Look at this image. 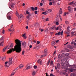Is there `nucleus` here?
Instances as JSON below:
<instances>
[{
  "instance_id": "nucleus-15",
  "label": "nucleus",
  "mask_w": 76,
  "mask_h": 76,
  "mask_svg": "<svg viewBox=\"0 0 76 76\" xmlns=\"http://www.w3.org/2000/svg\"><path fill=\"white\" fill-rule=\"evenodd\" d=\"M13 44L12 43L10 45V47L8 49H10V48H11L12 47H13Z\"/></svg>"
},
{
  "instance_id": "nucleus-20",
  "label": "nucleus",
  "mask_w": 76,
  "mask_h": 76,
  "mask_svg": "<svg viewBox=\"0 0 76 76\" xmlns=\"http://www.w3.org/2000/svg\"><path fill=\"white\" fill-rule=\"evenodd\" d=\"M47 11L48 12H49V13H50L51 12H52V10L48 9V10Z\"/></svg>"
},
{
  "instance_id": "nucleus-55",
  "label": "nucleus",
  "mask_w": 76,
  "mask_h": 76,
  "mask_svg": "<svg viewBox=\"0 0 76 76\" xmlns=\"http://www.w3.org/2000/svg\"><path fill=\"white\" fill-rule=\"evenodd\" d=\"M37 44H39V43H40V42L39 41H37Z\"/></svg>"
},
{
  "instance_id": "nucleus-57",
  "label": "nucleus",
  "mask_w": 76,
  "mask_h": 76,
  "mask_svg": "<svg viewBox=\"0 0 76 76\" xmlns=\"http://www.w3.org/2000/svg\"><path fill=\"white\" fill-rule=\"evenodd\" d=\"M25 34H23L22 37H25Z\"/></svg>"
},
{
  "instance_id": "nucleus-34",
  "label": "nucleus",
  "mask_w": 76,
  "mask_h": 76,
  "mask_svg": "<svg viewBox=\"0 0 76 76\" xmlns=\"http://www.w3.org/2000/svg\"><path fill=\"white\" fill-rule=\"evenodd\" d=\"M3 37H2L1 38V39H0V41H3Z\"/></svg>"
},
{
  "instance_id": "nucleus-31",
  "label": "nucleus",
  "mask_w": 76,
  "mask_h": 76,
  "mask_svg": "<svg viewBox=\"0 0 76 76\" xmlns=\"http://www.w3.org/2000/svg\"><path fill=\"white\" fill-rule=\"evenodd\" d=\"M64 61H67L68 60V58H66L64 59Z\"/></svg>"
},
{
  "instance_id": "nucleus-40",
  "label": "nucleus",
  "mask_w": 76,
  "mask_h": 76,
  "mask_svg": "<svg viewBox=\"0 0 76 76\" xmlns=\"http://www.w3.org/2000/svg\"><path fill=\"white\" fill-rule=\"evenodd\" d=\"M14 30V29H12H12H11V28L10 29H8V31H13Z\"/></svg>"
},
{
  "instance_id": "nucleus-50",
  "label": "nucleus",
  "mask_w": 76,
  "mask_h": 76,
  "mask_svg": "<svg viewBox=\"0 0 76 76\" xmlns=\"http://www.w3.org/2000/svg\"><path fill=\"white\" fill-rule=\"evenodd\" d=\"M58 27H57V28H55V29H56V30H58Z\"/></svg>"
},
{
  "instance_id": "nucleus-6",
  "label": "nucleus",
  "mask_w": 76,
  "mask_h": 76,
  "mask_svg": "<svg viewBox=\"0 0 76 76\" xmlns=\"http://www.w3.org/2000/svg\"><path fill=\"white\" fill-rule=\"evenodd\" d=\"M16 15L18 17V18H22V16H23V15H22V14H21L19 15L18 11L16 12Z\"/></svg>"
},
{
  "instance_id": "nucleus-10",
  "label": "nucleus",
  "mask_w": 76,
  "mask_h": 76,
  "mask_svg": "<svg viewBox=\"0 0 76 76\" xmlns=\"http://www.w3.org/2000/svg\"><path fill=\"white\" fill-rule=\"evenodd\" d=\"M38 63L39 64H42V61L41 60V59H39L37 61Z\"/></svg>"
},
{
  "instance_id": "nucleus-18",
  "label": "nucleus",
  "mask_w": 76,
  "mask_h": 76,
  "mask_svg": "<svg viewBox=\"0 0 76 76\" xmlns=\"http://www.w3.org/2000/svg\"><path fill=\"white\" fill-rule=\"evenodd\" d=\"M56 28V26H53V27L50 28L51 29H55Z\"/></svg>"
},
{
  "instance_id": "nucleus-51",
  "label": "nucleus",
  "mask_w": 76,
  "mask_h": 76,
  "mask_svg": "<svg viewBox=\"0 0 76 76\" xmlns=\"http://www.w3.org/2000/svg\"><path fill=\"white\" fill-rule=\"evenodd\" d=\"M63 31H62L61 34V35H63Z\"/></svg>"
},
{
  "instance_id": "nucleus-60",
  "label": "nucleus",
  "mask_w": 76,
  "mask_h": 76,
  "mask_svg": "<svg viewBox=\"0 0 76 76\" xmlns=\"http://www.w3.org/2000/svg\"><path fill=\"white\" fill-rule=\"evenodd\" d=\"M34 13H35V14H37V11H35L34 12Z\"/></svg>"
},
{
  "instance_id": "nucleus-48",
  "label": "nucleus",
  "mask_w": 76,
  "mask_h": 76,
  "mask_svg": "<svg viewBox=\"0 0 76 76\" xmlns=\"http://www.w3.org/2000/svg\"><path fill=\"white\" fill-rule=\"evenodd\" d=\"M26 13L27 14H29V12H28L27 11H26Z\"/></svg>"
},
{
  "instance_id": "nucleus-46",
  "label": "nucleus",
  "mask_w": 76,
  "mask_h": 76,
  "mask_svg": "<svg viewBox=\"0 0 76 76\" xmlns=\"http://www.w3.org/2000/svg\"><path fill=\"white\" fill-rule=\"evenodd\" d=\"M39 30L41 32H43L44 31V29H40Z\"/></svg>"
},
{
  "instance_id": "nucleus-13",
  "label": "nucleus",
  "mask_w": 76,
  "mask_h": 76,
  "mask_svg": "<svg viewBox=\"0 0 76 76\" xmlns=\"http://www.w3.org/2000/svg\"><path fill=\"white\" fill-rule=\"evenodd\" d=\"M24 66L22 64H21L20 65L19 68V69H22V68H23Z\"/></svg>"
},
{
  "instance_id": "nucleus-33",
  "label": "nucleus",
  "mask_w": 76,
  "mask_h": 76,
  "mask_svg": "<svg viewBox=\"0 0 76 76\" xmlns=\"http://www.w3.org/2000/svg\"><path fill=\"white\" fill-rule=\"evenodd\" d=\"M69 28H70V27H68L67 28V30L68 31V32H69L70 31V30L69 29Z\"/></svg>"
},
{
  "instance_id": "nucleus-44",
  "label": "nucleus",
  "mask_w": 76,
  "mask_h": 76,
  "mask_svg": "<svg viewBox=\"0 0 76 76\" xmlns=\"http://www.w3.org/2000/svg\"><path fill=\"white\" fill-rule=\"evenodd\" d=\"M49 4L50 6H51V5H52V4H53V3L51 2H49Z\"/></svg>"
},
{
  "instance_id": "nucleus-3",
  "label": "nucleus",
  "mask_w": 76,
  "mask_h": 76,
  "mask_svg": "<svg viewBox=\"0 0 76 76\" xmlns=\"http://www.w3.org/2000/svg\"><path fill=\"white\" fill-rule=\"evenodd\" d=\"M11 13L12 12H10L7 13V18L9 20H10V19H11V18H12V17H11V15H12V14H11Z\"/></svg>"
},
{
  "instance_id": "nucleus-62",
  "label": "nucleus",
  "mask_w": 76,
  "mask_h": 76,
  "mask_svg": "<svg viewBox=\"0 0 76 76\" xmlns=\"http://www.w3.org/2000/svg\"><path fill=\"white\" fill-rule=\"evenodd\" d=\"M32 45H30L29 46V48H32Z\"/></svg>"
},
{
  "instance_id": "nucleus-8",
  "label": "nucleus",
  "mask_w": 76,
  "mask_h": 76,
  "mask_svg": "<svg viewBox=\"0 0 76 76\" xmlns=\"http://www.w3.org/2000/svg\"><path fill=\"white\" fill-rule=\"evenodd\" d=\"M10 65L8 61H6L4 63V66L5 67H8Z\"/></svg>"
},
{
  "instance_id": "nucleus-29",
  "label": "nucleus",
  "mask_w": 76,
  "mask_h": 76,
  "mask_svg": "<svg viewBox=\"0 0 76 76\" xmlns=\"http://www.w3.org/2000/svg\"><path fill=\"white\" fill-rule=\"evenodd\" d=\"M31 66H28L26 68V69L28 70V69H31Z\"/></svg>"
},
{
  "instance_id": "nucleus-42",
  "label": "nucleus",
  "mask_w": 76,
  "mask_h": 76,
  "mask_svg": "<svg viewBox=\"0 0 76 76\" xmlns=\"http://www.w3.org/2000/svg\"><path fill=\"white\" fill-rule=\"evenodd\" d=\"M64 53H62L61 54V57H64Z\"/></svg>"
},
{
  "instance_id": "nucleus-5",
  "label": "nucleus",
  "mask_w": 76,
  "mask_h": 76,
  "mask_svg": "<svg viewBox=\"0 0 76 76\" xmlns=\"http://www.w3.org/2000/svg\"><path fill=\"white\" fill-rule=\"evenodd\" d=\"M9 8L10 9H12L14 7V5H15L13 3L10 4V3H9Z\"/></svg>"
},
{
  "instance_id": "nucleus-63",
  "label": "nucleus",
  "mask_w": 76,
  "mask_h": 76,
  "mask_svg": "<svg viewBox=\"0 0 76 76\" xmlns=\"http://www.w3.org/2000/svg\"><path fill=\"white\" fill-rule=\"evenodd\" d=\"M50 59H49V60H48V63H50Z\"/></svg>"
},
{
  "instance_id": "nucleus-2",
  "label": "nucleus",
  "mask_w": 76,
  "mask_h": 76,
  "mask_svg": "<svg viewBox=\"0 0 76 76\" xmlns=\"http://www.w3.org/2000/svg\"><path fill=\"white\" fill-rule=\"evenodd\" d=\"M65 67H66V69L64 70V72H65L63 73L64 75H65V74H66V73L67 72V69L66 68H67V67H72V66L69 65V63L67 61H65Z\"/></svg>"
},
{
  "instance_id": "nucleus-35",
  "label": "nucleus",
  "mask_w": 76,
  "mask_h": 76,
  "mask_svg": "<svg viewBox=\"0 0 76 76\" xmlns=\"http://www.w3.org/2000/svg\"><path fill=\"white\" fill-rule=\"evenodd\" d=\"M46 54H45L44 55H41L40 56V58H42V57H45V56H46Z\"/></svg>"
},
{
  "instance_id": "nucleus-37",
  "label": "nucleus",
  "mask_w": 76,
  "mask_h": 76,
  "mask_svg": "<svg viewBox=\"0 0 76 76\" xmlns=\"http://www.w3.org/2000/svg\"><path fill=\"white\" fill-rule=\"evenodd\" d=\"M76 74L73 73L72 74L71 76H76Z\"/></svg>"
},
{
  "instance_id": "nucleus-32",
  "label": "nucleus",
  "mask_w": 76,
  "mask_h": 76,
  "mask_svg": "<svg viewBox=\"0 0 76 76\" xmlns=\"http://www.w3.org/2000/svg\"><path fill=\"white\" fill-rule=\"evenodd\" d=\"M73 6H76V2H74L73 5H72Z\"/></svg>"
},
{
  "instance_id": "nucleus-22",
  "label": "nucleus",
  "mask_w": 76,
  "mask_h": 76,
  "mask_svg": "<svg viewBox=\"0 0 76 76\" xmlns=\"http://www.w3.org/2000/svg\"><path fill=\"white\" fill-rule=\"evenodd\" d=\"M30 16H31V15H29L27 16V18L28 19H30Z\"/></svg>"
},
{
  "instance_id": "nucleus-52",
  "label": "nucleus",
  "mask_w": 76,
  "mask_h": 76,
  "mask_svg": "<svg viewBox=\"0 0 76 76\" xmlns=\"http://www.w3.org/2000/svg\"><path fill=\"white\" fill-rule=\"evenodd\" d=\"M46 21H49V18H47L46 19Z\"/></svg>"
},
{
  "instance_id": "nucleus-47",
  "label": "nucleus",
  "mask_w": 76,
  "mask_h": 76,
  "mask_svg": "<svg viewBox=\"0 0 76 76\" xmlns=\"http://www.w3.org/2000/svg\"><path fill=\"white\" fill-rule=\"evenodd\" d=\"M36 25H37L36 23L33 24V26H36Z\"/></svg>"
},
{
  "instance_id": "nucleus-49",
  "label": "nucleus",
  "mask_w": 76,
  "mask_h": 76,
  "mask_svg": "<svg viewBox=\"0 0 76 76\" xmlns=\"http://www.w3.org/2000/svg\"><path fill=\"white\" fill-rule=\"evenodd\" d=\"M65 23H66V24H69V22H68V21H66L65 22Z\"/></svg>"
},
{
  "instance_id": "nucleus-39",
  "label": "nucleus",
  "mask_w": 76,
  "mask_h": 76,
  "mask_svg": "<svg viewBox=\"0 0 76 76\" xmlns=\"http://www.w3.org/2000/svg\"><path fill=\"white\" fill-rule=\"evenodd\" d=\"M48 31V28H47L46 29H45V32H47Z\"/></svg>"
},
{
  "instance_id": "nucleus-9",
  "label": "nucleus",
  "mask_w": 76,
  "mask_h": 76,
  "mask_svg": "<svg viewBox=\"0 0 76 76\" xmlns=\"http://www.w3.org/2000/svg\"><path fill=\"white\" fill-rule=\"evenodd\" d=\"M61 64L62 66V69H66V67L65 66V65L64 64V63L62 62L61 63Z\"/></svg>"
},
{
  "instance_id": "nucleus-36",
  "label": "nucleus",
  "mask_w": 76,
  "mask_h": 76,
  "mask_svg": "<svg viewBox=\"0 0 76 76\" xmlns=\"http://www.w3.org/2000/svg\"><path fill=\"white\" fill-rule=\"evenodd\" d=\"M16 72H13L11 74V76H12L13 75L15 74Z\"/></svg>"
},
{
  "instance_id": "nucleus-17",
  "label": "nucleus",
  "mask_w": 76,
  "mask_h": 76,
  "mask_svg": "<svg viewBox=\"0 0 76 76\" xmlns=\"http://www.w3.org/2000/svg\"><path fill=\"white\" fill-rule=\"evenodd\" d=\"M69 70L71 72H73V69L72 68H70L69 69Z\"/></svg>"
},
{
  "instance_id": "nucleus-64",
  "label": "nucleus",
  "mask_w": 76,
  "mask_h": 76,
  "mask_svg": "<svg viewBox=\"0 0 76 76\" xmlns=\"http://www.w3.org/2000/svg\"><path fill=\"white\" fill-rule=\"evenodd\" d=\"M49 63H49L48 62H47V66H48L49 65Z\"/></svg>"
},
{
  "instance_id": "nucleus-54",
  "label": "nucleus",
  "mask_w": 76,
  "mask_h": 76,
  "mask_svg": "<svg viewBox=\"0 0 76 76\" xmlns=\"http://www.w3.org/2000/svg\"><path fill=\"white\" fill-rule=\"evenodd\" d=\"M42 11H44V8H41L40 9Z\"/></svg>"
},
{
  "instance_id": "nucleus-19",
  "label": "nucleus",
  "mask_w": 76,
  "mask_h": 76,
  "mask_svg": "<svg viewBox=\"0 0 76 76\" xmlns=\"http://www.w3.org/2000/svg\"><path fill=\"white\" fill-rule=\"evenodd\" d=\"M74 3V2L72 1L70 3H69L68 4H69V5H72V6H73V4Z\"/></svg>"
},
{
  "instance_id": "nucleus-45",
  "label": "nucleus",
  "mask_w": 76,
  "mask_h": 76,
  "mask_svg": "<svg viewBox=\"0 0 76 76\" xmlns=\"http://www.w3.org/2000/svg\"><path fill=\"white\" fill-rule=\"evenodd\" d=\"M25 53V50H23L22 52V55H23Z\"/></svg>"
},
{
  "instance_id": "nucleus-4",
  "label": "nucleus",
  "mask_w": 76,
  "mask_h": 76,
  "mask_svg": "<svg viewBox=\"0 0 76 76\" xmlns=\"http://www.w3.org/2000/svg\"><path fill=\"white\" fill-rule=\"evenodd\" d=\"M68 7L70 13H72L73 12V8L70 7V6H69Z\"/></svg>"
},
{
  "instance_id": "nucleus-58",
  "label": "nucleus",
  "mask_w": 76,
  "mask_h": 76,
  "mask_svg": "<svg viewBox=\"0 0 76 76\" xmlns=\"http://www.w3.org/2000/svg\"><path fill=\"white\" fill-rule=\"evenodd\" d=\"M34 67L35 69H37V66H34Z\"/></svg>"
},
{
  "instance_id": "nucleus-24",
  "label": "nucleus",
  "mask_w": 76,
  "mask_h": 76,
  "mask_svg": "<svg viewBox=\"0 0 76 76\" xmlns=\"http://www.w3.org/2000/svg\"><path fill=\"white\" fill-rule=\"evenodd\" d=\"M60 34H61V32H59L58 33H56V35H59Z\"/></svg>"
},
{
  "instance_id": "nucleus-7",
  "label": "nucleus",
  "mask_w": 76,
  "mask_h": 76,
  "mask_svg": "<svg viewBox=\"0 0 76 76\" xmlns=\"http://www.w3.org/2000/svg\"><path fill=\"white\" fill-rule=\"evenodd\" d=\"M12 59L13 58H9V61L8 62V63L10 65V64H12Z\"/></svg>"
},
{
  "instance_id": "nucleus-43",
  "label": "nucleus",
  "mask_w": 76,
  "mask_h": 76,
  "mask_svg": "<svg viewBox=\"0 0 76 76\" xmlns=\"http://www.w3.org/2000/svg\"><path fill=\"white\" fill-rule=\"evenodd\" d=\"M53 64V61H51L50 63V65H52V64Z\"/></svg>"
},
{
  "instance_id": "nucleus-21",
  "label": "nucleus",
  "mask_w": 76,
  "mask_h": 76,
  "mask_svg": "<svg viewBox=\"0 0 76 76\" xmlns=\"http://www.w3.org/2000/svg\"><path fill=\"white\" fill-rule=\"evenodd\" d=\"M48 50L47 49H46L44 50V53L45 54H47V52Z\"/></svg>"
},
{
  "instance_id": "nucleus-53",
  "label": "nucleus",
  "mask_w": 76,
  "mask_h": 76,
  "mask_svg": "<svg viewBox=\"0 0 76 76\" xmlns=\"http://www.w3.org/2000/svg\"><path fill=\"white\" fill-rule=\"evenodd\" d=\"M2 34H4V30L3 29L2 31Z\"/></svg>"
},
{
  "instance_id": "nucleus-28",
  "label": "nucleus",
  "mask_w": 76,
  "mask_h": 76,
  "mask_svg": "<svg viewBox=\"0 0 76 76\" xmlns=\"http://www.w3.org/2000/svg\"><path fill=\"white\" fill-rule=\"evenodd\" d=\"M60 64H57V68H58V69H59V68H60Z\"/></svg>"
},
{
  "instance_id": "nucleus-38",
  "label": "nucleus",
  "mask_w": 76,
  "mask_h": 76,
  "mask_svg": "<svg viewBox=\"0 0 76 76\" xmlns=\"http://www.w3.org/2000/svg\"><path fill=\"white\" fill-rule=\"evenodd\" d=\"M2 60H6V57H4L2 59H1Z\"/></svg>"
},
{
  "instance_id": "nucleus-27",
  "label": "nucleus",
  "mask_w": 76,
  "mask_h": 76,
  "mask_svg": "<svg viewBox=\"0 0 76 76\" xmlns=\"http://www.w3.org/2000/svg\"><path fill=\"white\" fill-rule=\"evenodd\" d=\"M58 58H62V56H61L60 54H59L58 55Z\"/></svg>"
},
{
  "instance_id": "nucleus-56",
  "label": "nucleus",
  "mask_w": 76,
  "mask_h": 76,
  "mask_svg": "<svg viewBox=\"0 0 76 76\" xmlns=\"http://www.w3.org/2000/svg\"><path fill=\"white\" fill-rule=\"evenodd\" d=\"M50 76H54V75L52 73H51L50 74Z\"/></svg>"
},
{
  "instance_id": "nucleus-23",
  "label": "nucleus",
  "mask_w": 76,
  "mask_h": 76,
  "mask_svg": "<svg viewBox=\"0 0 76 76\" xmlns=\"http://www.w3.org/2000/svg\"><path fill=\"white\" fill-rule=\"evenodd\" d=\"M7 48V47H5L4 48V49H3V51H4H4H5L6 50Z\"/></svg>"
},
{
  "instance_id": "nucleus-30",
  "label": "nucleus",
  "mask_w": 76,
  "mask_h": 76,
  "mask_svg": "<svg viewBox=\"0 0 76 76\" xmlns=\"http://www.w3.org/2000/svg\"><path fill=\"white\" fill-rule=\"evenodd\" d=\"M3 42L0 43V46H3Z\"/></svg>"
},
{
  "instance_id": "nucleus-12",
  "label": "nucleus",
  "mask_w": 76,
  "mask_h": 76,
  "mask_svg": "<svg viewBox=\"0 0 76 76\" xmlns=\"http://www.w3.org/2000/svg\"><path fill=\"white\" fill-rule=\"evenodd\" d=\"M67 47L70 49H73V47H72V46H70V45H67Z\"/></svg>"
},
{
  "instance_id": "nucleus-11",
  "label": "nucleus",
  "mask_w": 76,
  "mask_h": 76,
  "mask_svg": "<svg viewBox=\"0 0 76 76\" xmlns=\"http://www.w3.org/2000/svg\"><path fill=\"white\" fill-rule=\"evenodd\" d=\"M56 19V21H57L56 22V25H58L59 24V23H58V22H59V20H58V18H57Z\"/></svg>"
},
{
  "instance_id": "nucleus-41",
  "label": "nucleus",
  "mask_w": 76,
  "mask_h": 76,
  "mask_svg": "<svg viewBox=\"0 0 76 76\" xmlns=\"http://www.w3.org/2000/svg\"><path fill=\"white\" fill-rule=\"evenodd\" d=\"M34 10H38V7H36L34 8Z\"/></svg>"
},
{
  "instance_id": "nucleus-61",
  "label": "nucleus",
  "mask_w": 76,
  "mask_h": 76,
  "mask_svg": "<svg viewBox=\"0 0 76 76\" xmlns=\"http://www.w3.org/2000/svg\"><path fill=\"white\" fill-rule=\"evenodd\" d=\"M42 5H43V4H42V3H40V6H42Z\"/></svg>"
},
{
  "instance_id": "nucleus-26",
  "label": "nucleus",
  "mask_w": 76,
  "mask_h": 76,
  "mask_svg": "<svg viewBox=\"0 0 76 76\" xmlns=\"http://www.w3.org/2000/svg\"><path fill=\"white\" fill-rule=\"evenodd\" d=\"M31 8L32 11H34L35 10V9L34 7H31Z\"/></svg>"
},
{
  "instance_id": "nucleus-25",
  "label": "nucleus",
  "mask_w": 76,
  "mask_h": 76,
  "mask_svg": "<svg viewBox=\"0 0 76 76\" xmlns=\"http://www.w3.org/2000/svg\"><path fill=\"white\" fill-rule=\"evenodd\" d=\"M59 13L60 14H61V13H62V9H61V8L60 9Z\"/></svg>"
},
{
  "instance_id": "nucleus-14",
  "label": "nucleus",
  "mask_w": 76,
  "mask_h": 76,
  "mask_svg": "<svg viewBox=\"0 0 76 76\" xmlns=\"http://www.w3.org/2000/svg\"><path fill=\"white\" fill-rule=\"evenodd\" d=\"M55 44H56V43H55V42H54V41H53L51 43V45H54Z\"/></svg>"
},
{
  "instance_id": "nucleus-16",
  "label": "nucleus",
  "mask_w": 76,
  "mask_h": 76,
  "mask_svg": "<svg viewBox=\"0 0 76 76\" xmlns=\"http://www.w3.org/2000/svg\"><path fill=\"white\" fill-rule=\"evenodd\" d=\"M36 74V72L35 71H33V72L32 73V75L33 76H35Z\"/></svg>"
},
{
  "instance_id": "nucleus-1",
  "label": "nucleus",
  "mask_w": 76,
  "mask_h": 76,
  "mask_svg": "<svg viewBox=\"0 0 76 76\" xmlns=\"http://www.w3.org/2000/svg\"><path fill=\"white\" fill-rule=\"evenodd\" d=\"M16 45L14 47V49L12 48L9 50L7 52L8 54L11 53L13 51H16V53H20L21 52V48H25L26 46V42H23L21 45V41L18 39H16L15 40Z\"/></svg>"
},
{
  "instance_id": "nucleus-59",
  "label": "nucleus",
  "mask_w": 76,
  "mask_h": 76,
  "mask_svg": "<svg viewBox=\"0 0 76 76\" xmlns=\"http://www.w3.org/2000/svg\"><path fill=\"white\" fill-rule=\"evenodd\" d=\"M66 15H67V13L65 12L64 13V16H66Z\"/></svg>"
}]
</instances>
